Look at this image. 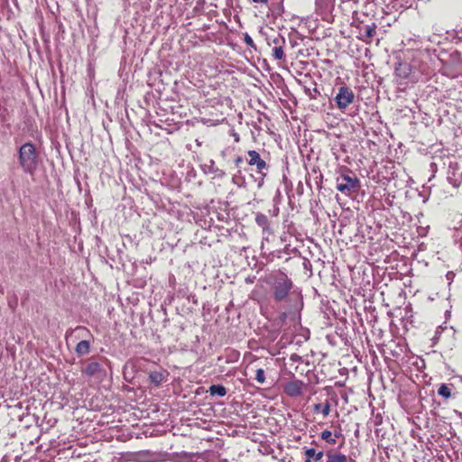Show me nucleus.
Wrapping results in <instances>:
<instances>
[{"mask_svg":"<svg viewBox=\"0 0 462 462\" xmlns=\"http://www.w3.org/2000/svg\"><path fill=\"white\" fill-rule=\"evenodd\" d=\"M19 160L23 171L32 173L38 164L36 149L31 143H26L19 150Z\"/></svg>","mask_w":462,"mask_h":462,"instance_id":"f257e3e1","label":"nucleus"},{"mask_svg":"<svg viewBox=\"0 0 462 462\" xmlns=\"http://www.w3.org/2000/svg\"><path fill=\"white\" fill-rule=\"evenodd\" d=\"M359 186V180L356 177L342 175L337 179V189L346 195L357 191Z\"/></svg>","mask_w":462,"mask_h":462,"instance_id":"f03ea898","label":"nucleus"},{"mask_svg":"<svg viewBox=\"0 0 462 462\" xmlns=\"http://www.w3.org/2000/svg\"><path fill=\"white\" fill-rule=\"evenodd\" d=\"M355 100L354 92L347 87L342 86L335 97V101L338 109L344 111Z\"/></svg>","mask_w":462,"mask_h":462,"instance_id":"7ed1b4c3","label":"nucleus"},{"mask_svg":"<svg viewBox=\"0 0 462 462\" xmlns=\"http://www.w3.org/2000/svg\"><path fill=\"white\" fill-rule=\"evenodd\" d=\"M291 288V282L285 276L281 275L274 283V297L277 300H284Z\"/></svg>","mask_w":462,"mask_h":462,"instance_id":"20e7f679","label":"nucleus"},{"mask_svg":"<svg viewBox=\"0 0 462 462\" xmlns=\"http://www.w3.org/2000/svg\"><path fill=\"white\" fill-rule=\"evenodd\" d=\"M82 374L88 377H100L103 374V369L97 362H88L81 370Z\"/></svg>","mask_w":462,"mask_h":462,"instance_id":"39448f33","label":"nucleus"},{"mask_svg":"<svg viewBox=\"0 0 462 462\" xmlns=\"http://www.w3.org/2000/svg\"><path fill=\"white\" fill-rule=\"evenodd\" d=\"M249 164L256 165L258 171H262L266 168V162L261 159L260 154L256 151H249Z\"/></svg>","mask_w":462,"mask_h":462,"instance_id":"423d86ee","label":"nucleus"},{"mask_svg":"<svg viewBox=\"0 0 462 462\" xmlns=\"http://www.w3.org/2000/svg\"><path fill=\"white\" fill-rule=\"evenodd\" d=\"M284 391L289 396H299L302 393L301 383L298 382H290L285 385Z\"/></svg>","mask_w":462,"mask_h":462,"instance_id":"0eeeda50","label":"nucleus"},{"mask_svg":"<svg viewBox=\"0 0 462 462\" xmlns=\"http://www.w3.org/2000/svg\"><path fill=\"white\" fill-rule=\"evenodd\" d=\"M90 349V344L88 340H81L76 346V353L79 356H85L88 354Z\"/></svg>","mask_w":462,"mask_h":462,"instance_id":"6e6552de","label":"nucleus"},{"mask_svg":"<svg viewBox=\"0 0 462 462\" xmlns=\"http://www.w3.org/2000/svg\"><path fill=\"white\" fill-rule=\"evenodd\" d=\"M304 454L307 457L313 458L316 462L321 460L324 456L322 451L317 452L314 448H306Z\"/></svg>","mask_w":462,"mask_h":462,"instance_id":"1a4fd4ad","label":"nucleus"},{"mask_svg":"<svg viewBox=\"0 0 462 462\" xmlns=\"http://www.w3.org/2000/svg\"><path fill=\"white\" fill-rule=\"evenodd\" d=\"M331 408L328 402H326L324 404L317 403L314 405V411L321 412L324 417H327L330 413Z\"/></svg>","mask_w":462,"mask_h":462,"instance_id":"9d476101","label":"nucleus"},{"mask_svg":"<svg viewBox=\"0 0 462 462\" xmlns=\"http://www.w3.org/2000/svg\"><path fill=\"white\" fill-rule=\"evenodd\" d=\"M208 392L211 395H218L225 396L226 394V390L223 385L214 384L209 387Z\"/></svg>","mask_w":462,"mask_h":462,"instance_id":"9b49d317","label":"nucleus"},{"mask_svg":"<svg viewBox=\"0 0 462 462\" xmlns=\"http://www.w3.org/2000/svg\"><path fill=\"white\" fill-rule=\"evenodd\" d=\"M328 460L327 462H347V457L343 454H335L332 452H328L327 454Z\"/></svg>","mask_w":462,"mask_h":462,"instance_id":"f8f14e48","label":"nucleus"},{"mask_svg":"<svg viewBox=\"0 0 462 462\" xmlns=\"http://www.w3.org/2000/svg\"><path fill=\"white\" fill-rule=\"evenodd\" d=\"M163 378V374L161 372L155 371L150 374V379L155 385H159L162 382Z\"/></svg>","mask_w":462,"mask_h":462,"instance_id":"ddd939ff","label":"nucleus"},{"mask_svg":"<svg viewBox=\"0 0 462 462\" xmlns=\"http://www.w3.org/2000/svg\"><path fill=\"white\" fill-rule=\"evenodd\" d=\"M321 439L329 444L336 443V439L332 438V433L329 430H324L321 433Z\"/></svg>","mask_w":462,"mask_h":462,"instance_id":"4468645a","label":"nucleus"},{"mask_svg":"<svg viewBox=\"0 0 462 462\" xmlns=\"http://www.w3.org/2000/svg\"><path fill=\"white\" fill-rule=\"evenodd\" d=\"M375 24L366 25L365 28V36L367 38H372L375 34Z\"/></svg>","mask_w":462,"mask_h":462,"instance_id":"2eb2a0df","label":"nucleus"},{"mask_svg":"<svg viewBox=\"0 0 462 462\" xmlns=\"http://www.w3.org/2000/svg\"><path fill=\"white\" fill-rule=\"evenodd\" d=\"M283 56H284V53H283L282 48L281 46L275 47L273 49V57H274V59L282 60L283 58Z\"/></svg>","mask_w":462,"mask_h":462,"instance_id":"dca6fc26","label":"nucleus"},{"mask_svg":"<svg viewBox=\"0 0 462 462\" xmlns=\"http://www.w3.org/2000/svg\"><path fill=\"white\" fill-rule=\"evenodd\" d=\"M255 379L260 383H264L265 376H264V372H263V369L260 368V369L256 370Z\"/></svg>","mask_w":462,"mask_h":462,"instance_id":"f3484780","label":"nucleus"},{"mask_svg":"<svg viewBox=\"0 0 462 462\" xmlns=\"http://www.w3.org/2000/svg\"><path fill=\"white\" fill-rule=\"evenodd\" d=\"M255 221L259 226H264L267 224V217L263 214H258L256 216Z\"/></svg>","mask_w":462,"mask_h":462,"instance_id":"a211bd4d","label":"nucleus"},{"mask_svg":"<svg viewBox=\"0 0 462 462\" xmlns=\"http://www.w3.org/2000/svg\"><path fill=\"white\" fill-rule=\"evenodd\" d=\"M439 394L448 398V397L450 396V392H449L448 388L446 385H441L439 388Z\"/></svg>","mask_w":462,"mask_h":462,"instance_id":"6ab92c4d","label":"nucleus"},{"mask_svg":"<svg viewBox=\"0 0 462 462\" xmlns=\"http://www.w3.org/2000/svg\"><path fill=\"white\" fill-rule=\"evenodd\" d=\"M254 3L267 4L268 0H252Z\"/></svg>","mask_w":462,"mask_h":462,"instance_id":"aec40b11","label":"nucleus"},{"mask_svg":"<svg viewBox=\"0 0 462 462\" xmlns=\"http://www.w3.org/2000/svg\"><path fill=\"white\" fill-rule=\"evenodd\" d=\"M305 462H311L310 458L307 457Z\"/></svg>","mask_w":462,"mask_h":462,"instance_id":"412c9836","label":"nucleus"}]
</instances>
